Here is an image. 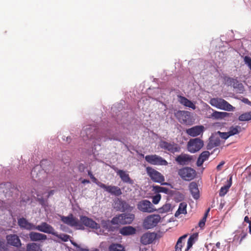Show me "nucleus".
<instances>
[{"label": "nucleus", "mask_w": 251, "mask_h": 251, "mask_svg": "<svg viewBox=\"0 0 251 251\" xmlns=\"http://www.w3.org/2000/svg\"><path fill=\"white\" fill-rule=\"evenodd\" d=\"M175 116L182 124L191 126L194 123V120L189 111L178 110L175 113Z\"/></svg>", "instance_id": "1"}, {"label": "nucleus", "mask_w": 251, "mask_h": 251, "mask_svg": "<svg viewBox=\"0 0 251 251\" xmlns=\"http://www.w3.org/2000/svg\"><path fill=\"white\" fill-rule=\"evenodd\" d=\"M209 103L213 106L227 111H233L234 109L230 104L222 98H212Z\"/></svg>", "instance_id": "2"}, {"label": "nucleus", "mask_w": 251, "mask_h": 251, "mask_svg": "<svg viewBox=\"0 0 251 251\" xmlns=\"http://www.w3.org/2000/svg\"><path fill=\"white\" fill-rule=\"evenodd\" d=\"M146 171L147 175L152 181L160 183L162 185L167 184V183L164 182L165 178L163 175L154 168L148 166L146 167Z\"/></svg>", "instance_id": "3"}, {"label": "nucleus", "mask_w": 251, "mask_h": 251, "mask_svg": "<svg viewBox=\"0 0 251 251\" xmlns=\"http://www.w3.org/2000/svg\"><path fill=\"white\" fill-rule=\"evenodd\" d=\"M61 221L65 224L71 227H75L78 229H83L84 227L82 226L78 219L74 217L73 214H70L67 216H61Z\"/></svg>", "instance_id": "4"}, {"label": "nucleus", "mask_w": 251, "mask_h": 251, "mask_svg": "<svg viewBox=\"0 0 251 251\" xmlns=\"http://www.w3.org/2000/svg\"><path fill=\"white\" fill-rule=\"evenodd\" d=\"M178 175L184 180L190 181L196 176V171L191 167H186L178 171Z\"/></svg>", "instance_id": "5"}, {"label": "nucleus", "mask_w": 251, "mask_h": 251, "mask_svg": "<svg viewBox=\"0 0 251 251\" xmlns=\"http://www.w3.org/2000/svg\"><path fill=\"white\" fill-rule=\"evenodd\" d=\"M203 145V141L199 138L191 139L187 143V149L191 153H195L199 151Z\"/></svg>", "instance_id": "6"}, {"label": "nucleus", "mask_w": 251, "mask_h": 251, "mask_svg": "<svg viewBox=\"0 0 251 251\" xmlns=\"http://www.w3.org/2000/svg\"><path fill=\"white\" fill-rule=\"evenodd\" d=\"M160 219L161 217L159 215L149 216L144 221V227L146 229L153 228L158 224Z\"/></svg>", "instance_id": "7"}, {"label": "nucleus", "mask_w": 251, "mask_h": 251, "mask_svg": "<svg viewBox=\"0 0 251 251\" xmlns=\"http://www.w3.org/2000/svg\"><path fill=\"white\" fill-rule=\"evenodd\" d=\"M145 159L149 163L153 165L166 166L168 165L166 160L156 154L146 155Z\"/></svg>", "instance_id": "8"}, {"label": "nucleus", "mask_w": 251, "mask_h": 251, "mask_svg": "<svg viewBox=\"0 0 251 251\" xmlns=\"http://www.w3.org/2000/svg\"><path fill=\"white\" fill-rule=\"evenodd\" d=\"M159 146L161 149L167 150L173 153L179 152L180 150V147L174 142L169 143L165 141H161Z\"/></svg>", "instance_id": "9"}, {"label": "nucleus", "mask_w": 251, "mask_h": 251, "mask_svg": "<svg viewBox=\"0 0 251 251\" xmlns=\"http://www.w3.org/2000/svg\"><path fill=\"white\" fill-rule=\"evenodd\" d=\"M114 208L117 210L122 212L131 211L133 207L131 206L126 201L121 199H117L114 202Z\"/></svg>", "instance_id": "10"}, {"label": "nucleus", "mask_w": 251, "mask_h": 251, "mask_svg": "<svg viewBox=\"0 0 251 251\" xmlns=\"http://www.w3.org/2000/svg\"><path fill=\"white\" fill-rule=\"evenodd\" d=\"M83 132H85L86 135L89 139H93L97 141L101 140L100 133L94 126H90L89 127H86Z\"/></svg>", "instance_id": "11"}, {"label": "nucleus", "mask_w": 251, "mask_h": 251, "mask_svg": "<svg viewBox=\"0 0 251 251\" xmlns=\"http://www.w3.org/2000/svg\"><path fill=\"white\" fill-rule=\"evenodd\" d=\"M137 208L140 211L146 213H151L155 210L151 203L146 200L139 201L137 204Z\"/></svg>", "instance_id": "12"}, {"label": "nucleus", "mask_w": 251, "mask_h": 251, "mask_svg": "<svg viewBox=\"0 0 251 251\" xmlns=\"http://www.w3.org/2000/svg\"><path fill=\"white\" fill-rule=\"evenodd\" d=\"M80 223L82 226L83 225L91 228L98 229L100 228V225L92 219L88 218L86 216H81L80 217Z\"/></svg>", "instance_id": "13"}, {"label": "nucleus", "mask_w": 251, "mask_h": 251, "mask_svg": "<svg viewBox=\"0 0 251 251\" xmlns=\"http://www.w3.org/2000/svg\"><path fill=\"white\" fill-rule=\"evenodd\" d=\"M34 230H37L39 231L51 234L53 235L54 234L55 230L53 227L48 224L46 222H42L40 225L34 226Z\"/></svg>", "instance_id": "14"}, {"label": "nucleus", "mask_w": 251, "mask_h": 251, "mask_svg": "<svg viewBox=\"0 0 251 251\" xmlns=\"http://www.w3.org/2000/svg\"><path fill=\"white\" fill-rule=\"evenodd\" d=\"M99 184L100 187L104 189L105 191L111 195L119 196L122 194L121 189L118 186L112 185L107 186L103 183H99Z\"/></svg>", "instance_id": "15"}, {"label": "nucleus", "mask_w": 251, "mask_h": 251, "mask_svg": "<svg viewBox=\"0 0 251 251\" xmlns=\"http://www.w3.org/2000/svg\"><path fill=\"white\" fill-rule=\"evenodd\" d=\"M204 131L202 126H196L186 130V133L191 137H196L201 134Z\"/></svg>", "instance_id": "16"}, {"label": "nucleus", "mask_w": 251, "mask_h": 251, "mask_svg": "<svg viewBox=\"0 0 251 251\" xmlns=\"http://www.w3.org/2000/svg\"><path fill=\"white\" fill-rule=\"evenodd\" d=\"M156 238V234L153 232H147L144 233L141 237V242L144 245L152 243Z\"/></svg>", "instance_id": "17"}, {"label": "nucleus", "mask_w": 251, "mask_h": 251, "mask_svg": "<svg viewBox=\"0 0 251 251\" xmlns=\"http://www.w3.org/2000/svg\"><path fill=\"white\" fill-rule=\"evenodd\" d=\"M18 224L21 228L28 230H34L35 225L29 222L25 218H20L18 219Z\"/></svg>", "instance_id": "18"}, {"label": "nucleus", "mask_w": 251, "mask_h": 251, "mask_svg": "<svg viewBox=\"0 0 251 251\" xmlns=\"http://www.w3.org/2000/svg\"><path fill=\"white\" fill-rule=\"evenodd\" d=\"M7 244L10 245L19 247L21 246V242L19 237L16 234L7 235L6 237Z\"/></svg>", "instance_id": "19"}, {"label": "nucleus", "mask_w": 251, "mask_h": 251, "mask_svg": "<svg viewBox=\"0 0 251 251\" xmlns=\"http://www.w3.org/2000/svg\"><path fill=\"white\" fill-rule=\"evenodd\" d=\"M176 161L180 165L188 164L193 160V156L187 154H181L176 158Z\"/></svg>", "instance_id": "20"}, {"label": "nucleus", "mask_w": 251, "mask_h": 251, "mask_svg": "<svg viewBox=\"0 0 251 251\" xmlns=\"http://www.w3.org/2000/svg\"><path fill=\"white\" fill-rule=\"evenodd\" d=\"M28 235L30 240L33 242L45 241L47 239V236L46 234L37 232H30Z\"/></svg>", "instance_id": "21"}, {"label": "nucleus", "mask_w": 251, "mask_h": 251, "mask_svg": "<svg viewBox=\"0 0 251 251\" xmlns=\"http://www.w3.org/2000/svg\"><path fill=\"white\" fill-rule=\"evenodd\" d=\"M115 171L124 182L130 184L133 183V180L130 178L129 175L126 171L122 170H118L117 169H115Z\"/></svg>", "instance_id": "22"}, {"label": "nucleus", "mask_w": 251, "mask_h": 251, "mask_svg": "<svg viewBox=\"0 0 251 251\" xmlns=\"http://www.w3.org/2000/svg\"><path fill=\"white\" fill-rule=\"evenodd\" d=\"M189 188L193 198L198 200L200 198V191L197 183L195 182H192L189 184Z\"/></svg>", "instance_id": "23"}, {"label": "nucleus", "mask_w": 251, "mask_h": 251, "mask_svg": "<svg viewBox=\"0 0 251 251\" xmlns=\"http://www.w3.org/2000/svg\"><path fill=\"white\" fill-rule=\"evenodd\" d=\"M136 229L133 226H128L122 227L120 230V233L124 236L132 235L136 233Z\"/></svg>", "instance_id": "24"}, {"label": "nucleus", "mask_w": 251, "mask_h": 251, "mask_svg": "<svg viewBox=\"0 0 251 251\" xmlns=\"http://www.w3.org/2000/svg\"><path fill=\"white\" fill-rule=\"evenodd\" d=\"M55 191L54 190H50L48 192V194L47 196V199H45L43 197V195L44 193L40 194L39 192L37 193V201L39 202V203L42 206H45L47 202V199L51 195H53Z\"/></svg>", "instance_id": "25"}, {"label": "nucleus", "mask_w": 251, "mask_h": 251, "mask_svg": "<svg viewBox=\"0 0 251 251\" xmlns=\"http://www.w3.org/2000/svg\"><path fill=\"white\" fill-rule=\"evenodd\" d=\"M178 98L179 102L181 104L183 105L186 107L191 108L194 110L196 109V106L195 104L193 103V102H192L191 100H190L186 98L183 96H178Z\"/></svg>", "instance_id": "26"}, {"label": "nucleus", "mask_w": 251, "mask_h": 251, "mask_svg": "<svg viewBox=\"0 0 251 251\" xmlns=\"http://www.w3.org/2000/svg\"><path fill=\"white\" fill-rule=\"evenodd\" d=\"M188 236L187 234H185L178 239L174 248V251H182V248L185 244V240Z\"/></svg>", "instance_id": "27"}, {"label": "nucleus", "mask_w": 251, "mask_h": 251, "mask_svg": "<svg viewBox=\"0 0 251 251\" xmlns=\"http://www.w3.org/2000/svg\"><path fill=\"white\" fill-rule=\"evenodd\" d=\"M210 156V153L208 151H204L202 152L199 155L197 161V165L198 167H201L202 165L203 162L207 160Z\"/></svg>", "instance_id": "28"}, {"label": "nucleus", "mask_w": 251, "mask_h": 251, "mask_svg": "<svg viewBox=\"0 0 251 251\" xmlns=\"http://www.w3.org/2000/svg\"><path fill=\"white\" fill-rule=\"evenodd\" d=\"M43 172L41 170V167L37 165L34 167L31 172V175L32 178L35 181H38L40 179V175Z\"/></svg>", "instance_id": "29"}, {"label": "nucleus", "mask_w": 251, "mask_h": 251, "mask_svg": "<svg viewBox=\"0 0 251 251\" xmlns=\"http://www.w3.org/2000/svg\"><path fill=\"white\" fill-rule=\"evenodd\" d=\"M225 81L229 85L232 86L234 88H242L243 85L237 79L227 77L225 78Z\"/></svg>", "instance_id": "30"}, {"label": "nucleus", "mask_w": 251, "mask_h": 251, "mask_svg": "<svg viewBox=\"0 0 251 251\" xmlns=\"http://www.w3.org/2000/svg\"><path fill=\"white\" fill-rule=\"evenodd\" d=\"M198 237V233H195L191 235L187 243V247L184 251H189L191 248H192L193 245L195 243V241L197 240Z\"/></svg>", "instance_id": "31"}, {"label": "nucleus", "mask_w": 251, "mask_h": 251, "mask_svg": "<svg viewBox=\"0 0 251 251\" xmlns=\"http://www.w3.org/2000/svg\"><path fill=\"white\" fill-rule=\"evenodd\" d=\"M125 216L123 214H119L114 217L111 220L112 225H125L123 217Z\"/></svg>", "instance_id": "32"}, {"label": "nucleus", "mask_w": 251, "mask_h": 251, "mask_svg": "<svg viewBox=\"0 0 251 251\" xmlns=\"http://www.w3.org/2000/svg\"><path fill=\"white\" fill-rule=\"evenodd\" d=\"M26 251H42L41 245L36 243H30L26 245Z\"/></svg>", "instance_id": "33"}, {"label": "nucleus", "mask_w": 251, "mask_h": 251, "mask_svg": "<svg viewBox=\"0 0 251 251\" xmlns=\"http://www.w3.org/2000/svg\"><path fill=\"white\" fill-rule=\"evenodd\" d=\"M187 204L185 202H181L179 204V207L175 213V216L177 217L181 214H185L187 213L186 211Z\"/></svg>", "instance_id": "34"}, {"label": "nucleus", "mask_w": 251, "mask_h": 251, "mask_svg": "<svg viewBox=\"0 0 251 251\" xmlns=\"http://www.w3.org/2000/svg\"><path fill=\"white\" fill-rule=\"evenodd\" d=\"M228 115V113L224 112H219L214 111L211 115V117L214 119H222L226 117Z\"/></svg>", "instance_id": "35"}, {"label": "nucleus", "mask_w": 251, "mask_h": 251, "mask_svg": "<svg viewBox=\"0 0 251 251\" xmlns=\"http://www.w3.org/2000/svg\"><path fill=\"white\" fill-rule=\"evenodd\" d=\"M109 251H125V248L121 244L113 243L108 248Z\"/></svg>", "instance_id": "36"}, {"label": "nucleus", "mask_w": 251, "mask_h": 251, "mask_svg": "<svg viewBox=\"0 0 251 251\" xmlns=\"http://www.w3.org/2000/svg\"><path fill=\"white\" fill-rule=\"evenodd\" d=\"M241 131L240 126H231L229 128L228 133L230 136L238 134Z\"/></svg>", "instance_id": "37"}, {"label": "nucleus", "mask_w": 251, "mask_h": 251, "mask_svg": "<svg viewBox=\"0 0 251 251\" xmlns=\"http://www.w3.org/2000/svg\"><path fill=\"white\" fill-rule=\"evenodd\" d=\"M125 216L123 217V220L124 221L125 225L126 224H129L132 223L133 221L135 216L133 214H123Z\"/></svg>", "instance_id": "38"}, {"label": "nucleus", "mask_w": 251, "mask_h": 251, "mask_svg": "<svg viewBox=\"0 0 251 251\" xmlns=\"http://www.w3.org/2000/svg\"><path fill=\"white\" fill-rule=\"evenodd\" d=\"M238 120L240 121H249L251 120V111L241 114L239 116Z\"/></svg>", "instance_id": "39"}, {"label": "nucleus", "mask_w": 251, "mask_h": 251, "mask_svg": "<svg viewBox=\"0 0 251 251\" xmlns=\"http://www.w3.org/2000/svg\"><path fill=\"white\" fill-rule=\"evenodd\" d=\"M153 190L157 193H164L165 194H168L169 189L167 188L161 187L160 186L156 185L153 186Z\"/></svg>", "instance_id": "40"}, {"label": "nucleus", "mask_w": 251, "mask_h": 251, "mask_svg": "<svg viewBox=\"0 0 251 251\" xmlns=\"http://www.w3.org/2000/svg\"><path fill=\"white\" fill-rule=\"evenodd\" d=\"M101 224L102 226L105 229H108V230L113 231L111 221L102 220L101 222Z\"/></svg>", "instance_id": "41"}, {"label": "nucleus", "mask_w": 251, "mask_h": 251, "mask_svg": "<svg viewBox=\"0 0 251 251\" xmlns=\"http://www.w3.org/2000/svg\"><path fill=\"white\" fill-rule=\"evenodd\" d=\"M229 188H230V184H227L222 187L219 191V196L220 197L224 196L228 192Z\"/></svg>", "instance_id": "42"}, {"label": "nucleus", "mask_w": 251, "mask_h": 251, "mask_svg": "<svg viewBox=\"0 0 251 251\" xmlns=\"http://www.w3.org/2000/svg\"><path fill=\"white\" fill-rule=\"evenodd\" d=\"M54 234H53V235L57 237V238L60 239L62 240V241H64V242H67L68 241L69 238H70V236L69 235H67V234H58L57 233V232H56L55 231Z\"/></svg>", "instance_id": "43"}, {"label": "nucleus", "mask_w": 251, "mask_h": 251, "mask_svg": "<svg viewBox=\"0 0 251 251\" xmlns=\"http://www.w3.org/2000/svg\"><path fill=\"white\" fill-rule=\"evenodd\" d=\"M170 204H164L161 208L159 209L160 213H165L170 211L171 209Z\"/></svg>", "instance_id": "44"}, {"label": "nucleus", "mask_w": 251, "mask_h": 251, "mask_svg": "<svg viewBox=\"0 0 251 251\" xmlns=\"http://www.w3.org/2000/svg\"><path fill=\"white\" fill-rule=\"evenodd\" d=\"M88 176H90V177L91 178V179H92V181L94 183H95L97 185H98L99 187H100V184L99 183H102V182H100L98 180V179L94 176V175H93L92 173L90 171H89L88 172Z\"/></svg>", "instance_id": "45"}, {"label": "nucleus", "mask_w": 251, "mask_h": 251, "mask_svg": "<svg viewBox=\"0 0 251 251\" xmlns=\"http://www.w3.org/2000/svg\"><path fill=\"white\" fill-rule=\"evenodd\" d=\"M217 134L220 136V137L224 139H226L230 136L228 133V132H221L218 131Z\"/></svg>", "instance_id": "46"}, {"label": "nucleus", "mask_w": 251, "mask_h": 251, "mask_svg": "<svg viewBox=\"0 0 251 251\" xmlns=\"http://www.w3.org/2000/svg\"><path fill=\"white\" fill-rule=\"evenodd\" d=\"M7 246L5 244L4 240L0 239V251H6Z\"/></svg>", "instance_id": "47"}, {"label": "nucleus", "mask_w": 251, "mask_h": 251, "mask_svg": "<svg viewBox=\"0 0 251 251\" xmlns=\"http://www.w3.org/2000/svg\"><path fill=\"white\" fill-rule=\"evenodd\" d=\"M72 244L76 247L75 251H89L87 249L82 248L75 242H72Z\"/></svg>", "instance_id": "48"}, {"label": "nucleus", "mask_w": 251, "mask_h": 251, "mask_svg": "<svg viewBox=\"0 0 251 251\" xmlns=\"http://www.w3.org/2000/svg\"><path fill=\"white\" fill-rule=\"evenodd\" d=\"M161 197V195L159 194L153 196L152 201V202L155 204H157L160 201Z\"/></svg>", "instance_id": "49"}, {"label": "nucleus", "mask_w": 251, "mask_h": 251, "mask_svg": "<svg viewBox=\"0 0 251 251\" xmlns=\"http://www.w3.org/2000/svg\"><path fill=\"white\" fill-rule=\"evenodd\" d=\"M244 61L245 64H247L249 68L251 70V58L248 56H245L244 58Z\"/></svg>", "instance_id": "50"}, {"label": "nucleus", "mask_w": 251, "mask_h": 251, "mask_svg": "<svg viewBox=\"0 0 251 251\" xmlns=\"http://www.w3.org/2000/svg\"><path fill=\"white\" fill-rule=\"evenodd\" d=\"M209 210H210L209 208L207 210L206 212L204 214V216L203 217L202 219L201 220V221H203V223H205L206 220V218H207V215H208V213L209 212Z\"/></svg>", "instance_id": "51"}, {"label": "nucleus", "mask_w": 251, "mask_h": 251, "mask_svg": "<svg viewBox=\"0 0 251 251\" xmlns=\"http://www.w3.org/2000/svg\"><path fill=\"white\" fill-rule=\"evenodd\" d=\"M247 236V233L246 232H242V233L241 234V238L239 241V244H241L243 240Z\"/></svg>", "instance_id": "52"}, {"label": "nucleus", "mask_w": 251, "mask_h": 251, "mask_svg": "<svg viewBox=\"0 0 251 251\" xmlns=\"http://www.w3.org/2000/svg\"><path fill=\"white\" fill-rule=\"evenodd\" d=\"M85 168V166L83 164H80L78 166V169L80 172H83Z\"/></svg>", "instance_id": "53"}, {"label": "nucleus", "mask_w": 251, "mask_h": 251, "mask_svg": "<svg viewBox=\"0 0 251 251\" xmlns=\"http://www.w3.org/2000/svg\"><path fill=\"white\" fill-rule=\"evenodd\" d=\"M225 164L224 161L221 162L216 167L217 170H220L222 166Z\"/></svg>", "instance_id": "54"}, {"label": "nucleus", "mask_w": 251, "mask_h": 251, "mask_svg": "<svg viewBox=\"0 0 251 251\" xmlns=\"http://www.w3.org/2000/svg\"><path fill=\"white\" fill-rule=\"evenodd\" d=\"M205 226V223H203V221H200L199 223V226L201 227V228H203Z\"/></svg>", "instance_id": "55"}, {"label": "nucleus", "mask_w": 251, "mask_h": 251, "mask_svg": "<svg viewBox=\"0 0 251 251\" xmlns=\"http://www.w3.org/2000/svg\"><path fill=\"white\" fill-rule=\"evenodd\" d=\"M244 221L247 223H249V224L250 225V222H251L250 220H249V218L248 217V216H245V217L244 218Z\"/></svg>", "instance_id": "56"}, {"label": "nucleus", "mask_w": 251, "mask_h": 251, "mask_svg": "<svg viewBox=\"0 0 251 251\" xmlns=\"http://www.w3.org/2000/svg\"><path fill=\"white\" fill-rule=\"evenodd\" d=\"M81 182L83 184L89 183H90V181L89 180H88V179H84L82 180Z\"/></svg>", "instance_id": "57"}, {"label": "nucleus", "mask_w": 251, "mask_h": 251, "mask_svg": "<svg viewBox=\"0 0 251 251\" xmlns=\"http://www.w3.org/2000/svg\"><path fill=\"white\" fill-rule=\"evenodd\" d=\"M227 184H230V187L231 186V184H232V178H231V176L230 177L229 180L228 181V183Z\"/></svg>", "instance_id": "58"}, {"label": "nucleus", "mask_w": 251, "mask_h": 251, "mask_svg": "<svg viewBox=\"0 0 251 251\" xmlns=\"http://www.w3.org/2000/svg\"><path fill=\"white\" fill-rule=\"evenodd\" d=\"M221 246V243L218 242L216 244V246L217 248H220Z\"/></svg>", "instance_id": "59"}, {"label": "nucleus", "mask_w": 251, "mask_h": 251, "mask_svg": "<svg viewBox=\"0 0 251 251\" xmlns=\"http://www.w3.org/2000/svg\"><path fill=\"white\" fill-rule=\"evenodd\" d=\"M249 228V232L250 234H251V222L250 223Z\"/></svg>", "instance_id": "60"}, {"label": "nucleus", "mask_w": 251, "mask_h": 251, "mask_svg": "<svg viewBox=\"0 0 251 251\" xmlns=\"http://www.w3.org/2000/svg\"><path fill=\"white\" fill-rule=\"evenodd\" d=\"M91 251H99V250L98 249H96L93 250H92Z\"/></svg>", "instance_id": "61"}, {"label": "nucleus", "mask_w": 251, "mask_h": 251, "mask_svg": "<svg viewBox=\"0 0 251 251\" xmlns=\"http://www.w3.org/2000/svg\"><path fill=\"white\" fill-rule=\"evenodd\" d=\"M212 147H210L209 145H208V149H211Z\"/></svg>", "instance_id": "62"}, {"label": "nucleus", "mask_w": 251, "mask_h": 251, "mask_svg": "<svg viewBox=\"0 0 251 251\" xmlns=\"http://www.w3.org/2000/svg\"><path fill=\"white\" fill-rule=\"evenodd\" d=\"M218 145V144H215V146H217Z\"/></svg>", "instance_id": "63"}, {"label": "nucleus", "mask_w": 251, "mask_h": 251, "mask_svg": "<svg viewBox=\"0 0 251 251\" xmlns=\"http://www.w3.org/2000/svg\"><path fill=\"white\" fill-rule=\"evenodd\" d=\"M81 134H83V135H84V133L81 132Z\"/></svg>", "instance_id": "64"}]
</instances>
